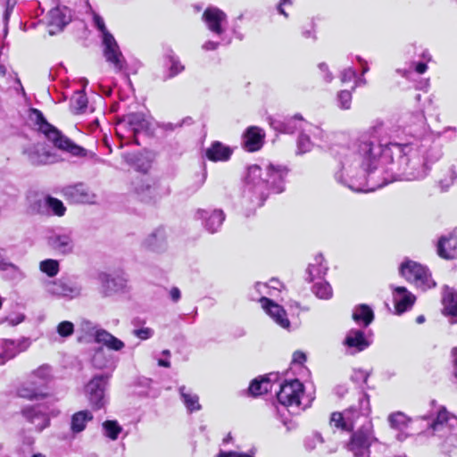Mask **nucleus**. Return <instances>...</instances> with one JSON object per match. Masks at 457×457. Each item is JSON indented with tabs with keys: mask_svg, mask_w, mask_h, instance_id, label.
Here are the masks:
<instances>
[{
	"mask_svg": "<svg viewBox=\"0 0 457 457\" xmlns=\"http://www.w3.org/2000/svg\"><path fill=\"white\" fill-rule=\"evenodd\" d=\"M457 248V238L453 236L442 237L437 244V253L445 259L454 257Z\"/></svg>",
	"mask_w": 457,
	"mask_h": 457,
	"instance_id": "31",
	"label": "nucleus"
},
{
	"mask_svg": "<svg viewBox=\"0 0 457 457\" xmlns=\"http://www.w3.org/2000/svg\"><path fill=\"white\" fill-rule=\"evenodd\" d=\"M288 169L283 165L270 163L265 168V176L259 165L249 166L244 189V199L253 207L263 204L270 192L281 193L285 190V179Z\"/></svg>",
	"mask_w": 457,
	"mask_h": 457,
	"instance_id": "2",
	"label": "nucleus"
},
{
	"mask_svg": "<svg viewBox=\"0 0 457 457\" xmlns=\"http://www.w3.org/2000/svg\"><path fill=\"white\" fill-rule=\"evenodd\" d=\"M324 443L323 437L320 433H313L305 439V448L309 451L316 449Z\"/></svg>",
	"mask_w": 457,
	"mask_h": 457,
	"instance_id": "50",
	"label": "nucleus"
},
{
	"mask_svg": "<svg viewBox=\"0 0 457 457\" xmlns=\"http://www.w3.org/2000/svg\"><path fill=\"white\" fill-rule=\"evenodd\" d=\"M328 270L326 263H324V257L322 254H317L313 262L309 264L306 273L308 275L307 280L313 281L317 278L323 277Z\"/></svg>",
	"mask_w": 457,
	"mask_h": 457,
	"instance_id": "32",
	"label": "nucleus"
},
{
	"mask_svg": "<svg viewBox=\"0 0 457 457\" xmlns=\"http://www.w3.org/2000/svg\"><path fill=\"white\" fill-rule=\"evenodd\" d=\"M87 105V98L82 91H77L71 98V106L78 113L83 112Z\"/></svg>",
	"mask_w": 457,
	"mask_h": 457,
	"instance_id": "46",
	"label": "nucleus"
},
{
	"mask_svg": "<svg viewBox=\"0 0 457 457\" xmlns=\"http://www.w3.org/2000/svg\"><path fill=\"white\" fill-rule=\"evenodd\" d=\"M267 286H268V289L270 288V289H274V290H280L282 284L278 279L272 278L269 281Z\"/></svg>",
	"mask_w": 457,
	"mask_h": 457,
	"instance_id": "63",
	"label": "nucleus"
},
{
	"mask_svg": "<svg viewBox=\"0 0 457 457\" xmlns=\"http://www.w3.org/2000/svg\"><path fill=\"white\" fill-rule=\"evenodd\" d=\"M370 345V340L365 336V333L357 328H352L347 333L344 339V345H345L351 353H356L364 351Z\"/></svg>",
	"mask_w": 457,
	"mask_h": 457,
	"instance_id": "21",
	"label": "nucleus"
},
{
	"mask_svg": "<svg viewBox=\"0 0 457 457\" xmlns=\"http://www.w3.org/2000/svg\"><path fill=\"white\" fill-rule=\"evenodd\" d=\"M388 421L392 428L401 430L407 427L411 419H409L404 413L397 411L389 415Z\"/></svg>",
	"mask_w": 457,
	"mask_h": 457,
	"instance_id": "43",
	"label": "nucleus"
},
{
	"mask_svg": "<svg viewBox=\"0 0 457 457\" xmlns=\"http://www.w3.org/2000/svg\"><path fill=\"white\" fill-rule=\"evenodd\" d=\"M306 132L312 134L314 138L319 139L320 141L325 140V132L319 127L309 124L306 122L305 130Z\"/></svg>",
	"mask_w": 457,
	"mask_h": 457,
	"instance_id": "51",
	"label": "nucleus"
},
{
	"mask_svg": "<svg viewBox=\"0 0 457 457\" xmlns=\"http://www.w3.org/2000/svg\"><path fill=\"white\" fill-rule=\"evenodd\" d=\"M28 121L35 129L41 132L54 144V145L64 152L78 157H94L95 154L76 145L70 138L62 134L55 127L47 122L43 113L35 108L29 110Z\"/></svg>",
	"mask_w": 457,
	"mask_h": 457,
	"instance_id": "3",
	"label": "nucleus"
},
{
	"mask_svg": "<svg viewBox=\"0 0 457 457\" xmlns=\"http://www.w3.org/2000/svg\"><path fill=\"white\" fill-rule=\"evenodd\" d=\"M390 287L393 290V299L398 314L404 312L414 304L416 297L406 287L394 286Z\"/></svg>",
	"mask_w": 457,
	"mask_h": 457,
	"instance_id": "23",
	"label": "nucleus"
},
{
	"mask_svg": "<svg viewBox=\"0 0 457 457\" xmlns=\"http://www.w3.org/2000/svg\"><path fill=\"white\" fill-rule=\"evenodd\" d=\"M109 377L108 375L95 376L86 386V395L94 409L103 408L107 402L105 389Z\"/></svg>",
	"mask_w": 457,
	"mask_h": 457,
	"instance_id": "10",
	"label": "nucleus"
},
{
	"mask_svg": "<svg viewBox=\"0 0 457 457\" xmlns=\"http://www.w3.org/2000/svg\"><path fill=\"white\" fill-rule=\"evenodd\" d=\"M265 134L263 130L256 126L249 127L243 136L244 147L248 152H255L261 149L264 143Z\"/></svg>",
	"mask_w": 457,
	"mask_h": 457,
	"instance_id": "24",
	"label": "nucleus"
},
{
	"mask_svg": "<svg viewBox=\"0 0 457 457\" xmlns=\"http://www.w3.org/2000/svg\"><path fill=\"white\" fill-rule=\"evenodd\" d=\"M63 193L74 204H93L96 199V195L81 183L66 187Z\"/></svg>",
	"mask_w": 457,
	"mask_h": 457,
	"instance_id": "18",
	"label": "nucleus"
},
{
	"mask_svg": "<svg viewBox=\"0 0 457 457\" xmlns=\"http://www.w3.org/2000/svg\"><path fill=\"white\" fill-rule=\"evenodd\" d=\"M0 270L10 272L12 278L21 279L25 277L24 272L17 265L5 258L3 249H0Z\"/></svg>",
	"mask_w": 457,
	"mask_h": 457,
	"instance_id": "39",
	"label": "nucleus"
},
{
	"mask_svg": "<svg viewBox=\"0 0 457 457\" xmlns=\"http://www.w3.org/2000/svg\"><path fill=\"white\" fill-rule=\"evenodd\" d=\"M303 131L300 133L297 139V154H303L308 153L312 148V143L307 134Z\"/></svg>",
	"mask_w": 457,
	"mask_h": 457,
	"instance_id": "47",
	"label": "nucleus"
},
{
	"mask_svg": "<svg viewBox=\"0 0 457 457\" xmlns=\"http://www.w3.org/2000/svg\"><path fill=\"white\" fill-rule=\"evenodd\" d=\"M133 334L142 339V340H146L150 337H152V336L154 335V331L153 329L149 328H138V329H135L133 331Z\"/></svg>",
	"mask_w": 457,
	"mask_h": 457,
	"instance_id": "54",
	"label": "nucleus"
},
{
	"mask_svg": "<svg viewBox=\"0 0 457 457\" xmlns=\"http://www.w3.org/2000/svg\"><path fill=\"white\" fill-rule=\"evenodd\" d=\"M56 331L60 337H69L74 333V324L68 320L62 321L57 325Z\"/></svg>",
	"mask_w": 457,
	"mask_h": 457,
	"instance_id": "49",
	"label": "nucleus"
},
{
	"mask_svg": "<svg viewBox=\"0 0 457 457\" xmlns=\"http://www.w3.org/2000/svg\"><path fill=\"white\" fill-rule=\"evenodd\" d=\"M357 73L355 70L352 68H346L344 71H342L340 74V80L342 83H345L348 81H351L352 79H356Z\"/></svg>",
	"mask_w": 457,
	"mask_h": 457,
	"instance_id": "53",
	"label": "nucleus"
},
{
	"mask_svg": "<svg viewBox=\"0 0 457 457\" xmlns=\"http://www.w3.org/2000/svg\"><path fill=\"white\" fill-rule=\"evenodd\" d=\"M22 154L33 166L48 165L58 162L57 154L41 143L28 144L22 148Z\"/></svg>",
	"mask_w": 457,
	"mask_h": 457,
	"instance_id": "9",
	"label": "nucleus"
},
{
	"mask_svg": "<svg viewBox=\"0 0 457 457\" xmlns=\"http://www.w3.org/2000/svg\"><path fill=\"white\" fill-rule=\"evenodd\" d=\"M455 426H457V416L450 412L445 406H440L429 428L434 436L444 439Z\"/></svg>",
	"mask_w": 457,
	"mask_h": 457,
	"instance_id": "12",
	"label": "nucleus"
},
{
	"mask_svg": "<svg viewBox=\"0 0 457 457\" xmlns=\"http://www.w3.org/2000/svg\"><path fill=\"white\" fill-rule=\"evenodd\" d=\"M353 319L359 324L368 327L374 319L373 311L366 304H361L354 308L353 312Z\"/></svg>",
	"mask_w": 457,
	"mask_h": 457,
	"instance_id": "34",
	"label": "nucleus"
},
{
	"mask_svg": "<svg viewBox=\"0 0 457 457\" xmlns=\"http://www.w3.org/2000/svg\"><path fill=\"white\" fill-rule=\"evenodd\" d=\"M352 103V91L341 90L337 94V105L342 110H349Z\"/></svg>",
	"mask_w": 457,
	"mask_h": 457,
	"instance_id": "48",
	"label": "nucleus"
},
{
	"mask_svg": "<svg viewBox=\"0 0 457 457\" xmlns=\"http://www.w3.org/2000/svg\"><path fill=\"white\" fill-rule=\"evenodd\" d=\"M399 272L407 281L421 290H427L436 286L428 269L411 260H405L399 267Z\"/></svg>",
	"mask_w": 457,
	"mask_h": 457,
	"instance_id": "6",
	"label": "nucleus"
},
{
	"mask_svg": "<svg viewBox=\"0 0 457 457\" xmlns=\"http://www.w3.org/2000/svg\"><path fill=\"white\" fill-rule=\"evenodd\" d=\"M21 413L29 422L35 425L36 429L39 432L49 426L50 420L48 416L41 411L38 407H25Z\"/></svg>",
	"mask_w": 457,
	"mask_h": 457,
	"instance_id": "28",
	"label": "nucleus"
},
{
	"mask_svg": "<svg viewBox=\"0 0 457 457\" xmlns=\"http://www.w3.org/2000/svg\"><path fill=\"white\" fill-rule=\"evenodd\" d=\"M370 421H366L353 432L346 448L353 457H370V446L376 441Z\"/></svg>",
	"mask_w": 457,
	"mask_h": 457,
	"instance_id": "7",
	"label": "nucleus"
},
{
	"mask_svg": "<svg viewBox=\"0 0 457 457\" xmlns=\"http://www.w3.org/2000/svg\"><path fill=\"white\" fill-rule=\"evenodd\" d=\"M303 395V385L298 379H291L280 385L277 398L282 405L291 408L293 411H298L305 408L301 403Z\"/></svg>",
	"mask_w": 457,
	"mask_h": 457,
	"instance_id": "8",
	"label": "nucleus"
},
{
	"mask_svg": "<svg viewBox=\"0 0 457 457\" xmlns=\"http://www.w3.org/2000/svg\"><path fill=\"white\" fill-rule=\"evenodd\" d=\"M71 21L70 12L66 7H55L49 11L47 24L49 33L54 35L61 31Z\"/></svg>",
	"mask_w": 457,
	"mask_h": 457,
	"instance_id": "20",
	"label": "nucleus"
},
{
	"mask_svg": "<svg viewBox=\"0 0 457 457\" xmlns=\"http://www.w3.org/2000/svg\"><path fill=\"white\" fill-rule=\"evenodd\" d=\"M46 288L52 295L68 299L76 298L81 294V287L76 282L68 278L48 281L46 284Z\"/></svg>",
	"mask_w": 457,
	"mask_h": 457,
	"instance_id": "15",
	"label": "nucleus"
},
{
	"mask_svg": "<svg viewBox=\"0 0 457 457\" xmlns=\"http://www.w3.org/2000/svg\"><path fill=\"white\" fill-rule=\"evenodd\" d=\"M98 279L105 295H112L124 290L127 287L128 279L123 274L110 275L100 273Z\"/></svg>",
	"mask_w": 457,
	"mask_h": 457,
	"instance_id": "22",
	"label": "nucleus"
},
{
	"mask_svg": "<svg viewBox=\"0 0 457 457\" xmlns=\"http://www.w3.org/2000/svg\"><path fill=\"white\" fill-rule=\"evenodd\" d=\"M39 270L41 272L53 278L56 276L60 270L59 262L54 259H46L39 262Z\"/></svg>",
	"mask_w": 457,
	"mask_h": 457,
	"instance_id": "42",
	"label": "nucleus"
},
{
	"mask_svg": "<svg viewBox=\"0 0 457 457\" xmlns=\"http://www.w3.org/2000/svg\"><path fill=\"white\" fill-rule=\"evenodd\" d=\"M220 45V42L219 41H214V40H206L203 45H202V49L204 51H215L219 48Z\"/></svg>",
	"mask_w": 457,
	"mask_h": 457,
	"instance_id": "57",
	"label": "nucleus"
},
{
	"mask_svg": "<svg viewBox=\"0 0 457 457\" xmlns=\"http://www.w3.org/2000/svg\"><path fill=\"white\" fill-rule=\"evenodd\" d=\"M254 288L256 289V291L259 294H266L267 293L266 291L268 289V286L265 283L258 282V283L255 284Z\"/></svg>",
	"mask_w": 457,
	"mask_h": 457,
	"instance_id": "64",
	"label": "nucleus"
},
{
	"mask_svg": "<svg viewBox=\"0 0 457 457\" xmlns=\"http://www.w3.org/2000/svg\"><path fill=\"white\" fill-rule=\"evenodd\" d=\"M318 68H319L320 73L322 74L324 81L326 83H330L332 81V79H333V75L329 71L328 66L326 63H324V62H320L318 65Z\"/></svg>",
	"mask_w": 457,
	"mask_h": 457,
	"instance_id": "55",
	"label": "nucleus"
},
{
	"mask_svg": "<svg viewBox=\"0 0 457 457\" xmlns=\"http://www.w3.org/2000/svg\"><path fill=\"white\" fill-rule=\"evenodd\" d=\"M369 378V373L362 370H354L351 379L355 383H366Z\"/></svg>",
	"mask_w": 457,
	"mask_h": 457,
	"instance_id": "52",
	"label": "nucleus"
},
{
	"mask_svg": "<svg viewBox=\"0 0 457 457\" xmlns=\"http://www.w3.org/2000/svg\"><path fill=\"white\" fill-rule=\"evenodd\" d=\"M443 313L451 324H457V292L447 288L443 298Z\"/></svg>",
	"mask_w": 457,
	"mask_h": 457,
	"instance_id": "29",
	"label": "nucleus"
},
{
	"mask_svg": "<svg viewBox=\"0 0 457 457\" xmlns=\"http://www.w3.org/2000/svg\"><path fill=\"white\" fill-rule=\"evenodd\" d=\"M197 215L204 220V227L211 233L216 232L225 220V214L221 210H199Z\"/></svg>",
	"mask_w": 457,
	"mask_h": 457,
	"instance_id": "26",
	"label": "nucleus"
},
{
	"mask_svg": "<svg viewBox=\"0 0 457 457\" xmlns=\"http://www.w3.org/2000/svg\"><path fill=\"white\" fill-rule=\"evenodd\" d=\"M259 301L262 309L278 325L283 328H289L290 321L283 307L265 296H262Z\"/></svg>",
	"mask_w": 457,
	"mask_h": 457,
	"instance_id": "19",
	"label": "nucleus"
},
{
	"mask_svg": "<svg viewBox=\"0 0 457 457\" xmlns=\"http://www.w3.org/2000/svg\"><path fill=\"white\" fill-rule=\"evenodd\" d=\"M370 412V400L367 395L360 394L357 404H353L343 412L336 411L331 414L330 425L337 428L350 431L359 420H368Z\"/></svg>",
	"mask_w": 457,
	"mask_h": 457,
	"instance_id": "5",
	"label": "nucleus"
},
{
	"mask_svg": "<svg viewBox=\"0 0 457 457\" xmlns=\"http://www.w3.org/2000/svg\"><path fill=\"white\" fill-rule=\"evenodd\" d=\"M386 129H387V127L384 122H378L373 127V132L378 136L386 134Z\"/></svg>",
	"mask_w": 457,
	"mask_h": 457,
	"instance_id": "59",
	"label": "nucleus"
},
{
	"mask_svg": "<svg viewBox=\"0 0 457 457\" xmlns=\"http://www.w3.org/2000/svg\"><path fill=\"white\" fill-rule=\"evenodd\" d=\"M410 65L411 70L414 69L419 74H423L428 70V65L425 62H411Z\"/></svg>",
	"mask_w": 457,
	"mask_h": 457,
	"instance_id": "58",
	"label": "nucleus"
},
{
	"mask_svg": "<svg viewBox=\"0 0 457 457\" xmlns=\"http://www.w3.org/2000/svg\"><path fill=\"white\" fill-rule=\"evenodd\" d=\"M141 245L147 251L162 253L168 248V233L162 227L154 229L142 241Z\"/></svg>",
	"mask_w": 457,
	"mask_h": 457,
	"instance_id": "16",
	"label": "nucleus"
},
{
	"mask_svg": "<svg viewBox=\"0 0 457 457\" xmlns=\"http://www.w3.org/2000/svg\"><path fill=\"white\" fill-rule=\"evenodd\" d=\"M203 21L210 32L222 38L227 30L228 16L217 7H208L202 15Z\"/></svg>",
	"mask_w": 457,
	"mask_h": 457,
	"instance_id": "11",
	"label": "nucleus"
},
{
	"mask_svg": "<svg viewBox=\"0 0 457 457\" xmlns=\"http://www.w3.org/2000/svg\"><path fill=\"white\" fill-rule=\"evenodd\" d=\"M179 394L185 406L190 412L199 411L201 409L197 395L188 392L184 386L179 387Z\"/></svg>",
	"mask_w": 457,
	"mask_h": 457,
	"instance_id": "38",
	"label": "nucleus"
},
{
	"mask_svg": "<svg viewBox=\"0 0 457 457\" xmlns=\"http://www.w3.org/2000/svg\"><path fill=\"white\" fill-rule=\"evenodd\" d=\"M312 292L320 299L328 300L332 296V288L328 282H318L313 286Z\"/></svg>",
	"mask_w": 457,
	"mask_h": 457,
	"instance_id": "45",
	"label": "nucleus"
},
{
	"mask_svg": "<svg viewBox=\"0 0 457 457\" xmlns=\"http://www.w3.org/2000/svg\"><path fill=\"white\" fill-rule=\"evenodd\" d=\"M102 353L100 352H97L94 357H93V364L95 367L98 369H103L105 367V365L102 362Z\"/></svg>",
	"mask_w": 457,
	"mask_h": 457,
	"instance_id": "60",
	"label": "nucleus"
},
{
	"mask_svg": "<svg viewBox=\"0 0 457 457\" xmlns=\"http://www.w3.org/2000/svg\"><path fill=\"white\" fill-rule=\"evenodd\" d=\"M104 436L111 440H116L122 430V428L116 420H106L103 423Z\"/></svg>",
	"mask_w": 457,
	"mask_h": 457,
	"instance_id": "44",
	"label": "nucleus"
},
{
	"mask_svg": "<svg viewBox=\"0 0 457 457\" xmlns=\"http://www.w3.org/2000/svg\"><path fill=\"white\" fill-rule=\"evenodd\" d=\"M231 154L232 150L218 141L213 142L206 150L207 158L212 162H226Z\"/></svg>",
	"mask_w": 457,
	"mask_h": 457,
	"instance_id": "30",
	"label": "nucleus"
},
{
	"mask_svg": "<svg viewBox=\"0 0 457 457\" xmlns=\"http://www.w3.org/2000/svg\"><path fill=\"white\" fill-rule=\"evenodd\" d=\"M50 377L51 370L48 366L39 367L30 375L29 383L33 388L31 390L26 387L21 388L19 391L20 395L29 399H37L43 396L39 389L47 383Z\"/></svg>",
	"mask_w": 457,
	"mask_h": 457,
	"instance_id": "13",
	"label": "nucleus"
},
{
	"mask_svg": "<svg viewBox=\"0 0 457 457\" xmlns=\"http://www.w3.org/2000/svg\"><path fill=\"white\" fill-rule=\"evenodd\" d=\"M127 123L134 134L141 131H145L149 129V121L145 116L141 112H134L126 115L121 122L118 124L116 132L120 135V129L123 126V123Z\"/></svg>",
	"mask_w": 457,
	"mask_h": 457,
	"instance_id": "27",
	"label": "nucleus"
},
{
	"mask_svg": "<svg viewBox=\"0 0 457 457\" xmlns=\"http://www.w3.org/2000/svg\"><path fill=\"white\" fill-rule=\"evenodd\" d=\"M165 60L166 64L169 65V73L166 76L167 79L173 78L184 71V65H182L179 59L172 51H170L166 54Z\"/></svg>",
	"mask_w": 457,
	"mask_h": 457,
	"instance_id": "40",
	"label": "nucleus"
},
{
	"mask_svg": "<svg viewBox=\"0 0 457 457\" xmlns=\"http://www.w3.org/2000/svg\"><path fill=\"white\" fill-rule=\"evenodd\" d=\"M170 296L173 302H178L180 299V290L178 287H172L170 291Z\"/></svg>",
	"mask_w": 457,
	"mask_h": 457,
	"instance_id": "62",
	"label": "nucleus"
},
{
	"mask_svg": "<svg viewBox=\"0 0 457 457\" xmlns=\"http://www.w3.org/2000/svg\"><path fill=\"white\" fill-rule=\"evenodd\" d=\"M271 390L270 381L268 378L253 379L249 386L251 395L257 396Z\"/></svg>",
	"mask_w": 457,
	"mask_h": 457,
	"instance_id": "41",
	"label": "nucleus"
},
{
	"mask_svg": "<svg viewBox=\"0 0 457 457\" xmlns=\"http://www.w3.org/2000/svg\"><path fill=\"white\" fill-rule=\"evenodd\" d=\"M305 360H306V356L303 353H302V352L294 353L293 362L301 364L303 361H305Z\"/></svg>",
	"mask_w": 457,
	"mask_h": 457,
	"instance_id": "61",
	"label": "nucleus"
},
{
	"mask_svg": "<svg viewBox=\"0 0 457 457\" xmlns=\"http://www.w3.org/2000/svg\"><path fill=\"white\" fill-rule=\"evenodd\" d=\"M305 124L306 122L298 114L291 118L286 119L285 120H272L270 121V126L275 130L287 134H293L297 129L304 131Z\"/></svg>",
	"mask_w": 457,
	"mask_h": 457,
	"instance_id": "25",
	"label": "nucleus"
},
{
	"mask_svg": "<svg viewBox=\"0 0 457 457\" xmlns=\"http://www.w3.org/2000/svg\"><path fill=\"white\" fill-rule=\"evenodd\" d=\"M443 457H457V433H450L439 445Z\"/></svg>",
	"mask_w": 457,
	"mask_h": 457,
	"instance_id": "36",
	"label": "nucleus"
},
{
	"mask_svg": "<svg viewBox=\"0 0 457 457\" xmlns=\"http://www.w3.org/2000/svg\"><path fill=\"white\" fill-rule=\"evenodd\" d=\"M33 210L39 214L56 215L59 217L63 216L66 212L62 202L52 196L37 200L33 204Z\"/></svg>",
	"mask_w": 457,
	"mask_h": 457,
	"instance_id": "17",
	"label": "nucleus"
},
{
	"mask_svg": "<svg viewBox=\"0 0 457 457\" xmlns=\"http://www.w3.org/2000/svg\"><path fill=\"white\" fill-rule=\"evenodd\" d=\"M96 341L114 351H120L124 347V343L121 340L104 329L96 332Z\"/></svg>",
	"mask_w": 457,
	"mask_h": 457,
	"instance_id": "33",
	"label": "nucleus"
},
{
	"mask_svg": "<svg viewBox=\"0 0 457 457\" xmlns=\"http://www.w3.org/2000/svg\"><path fill=\"white\" fill-rule=\"evenodd\" d=\"M217 457H253L252 454L246 453H240L235 451L220 452Z\"/></svg>",
	"mask_w": 457,
	"mask_h": 457,
	"instance_id": "56",
	"label": "nucleus"
},
{
	"mask_svg": "<svg viewBox=\"0 0 457 457\" xmlns=\"http://www.w3.org/2000/svg\"><path fill=\"white\" fill-rule=\"evenodd\" d=\"M27 348L26 342H15L12 340H0V350L3 351L6 359H12L19 353Z\"/></svg>",
	"mask_w": 457,
	"mask_h": 457,
	"instance_id": "35",
	"label": "nucleus"
},
{
	"mask_svg": "<svg viewBox=\"0 0 457 457\" xmlns=\"http://www.w3.org/2000/svg\"><path fill=\"white\" fill-rule=\"evenodd\" d=\"M437 147L415 146L389 143L374 145L364 141L344 149L339 155V166L335 172L337 182L356 192H367L364 181L369 174L386 164L404 180L412 181L427 177L433 163L441 158Z\"/></svg>",
	"mask_w": 457,
	"mask_h": 457,
	"instance_id": "1",
	"label": "nucleus"
},
{
	"mask_svg": "<svg viewBox=\"0 0 457 457\" xmlns=\"http://www.w3.org/2000/svg\"><path fill=\"white\" fill-rule=\"evenodd\" d=\"M47 245L58 254H71L75 248L73 233L69 229L55 231L48 237Z\"/></svg>",
	"mask_w": 457,
	"mask_h": 457,
	"instance_id": "14",
	"label": "nucleus"
},
{
	"mask_svg": "<svg viewBox=\"0 0 457 457\" xmlns=\"http://www.w3.org/2000/svg\"><path fill=\"white\" fill-rule=\"evenodd\" d=\"M92 15L95 27L102 34L104 56L106 62L113 68L115 72H126L128 69L127 62L120 50L117 41L107 30L104 19L96 12H92Z\"/></svg>",
	"mask_w": 457,
	"mask_h": 457,
	"instance_id": "4",
	"label": "nucleus"
},
{
	"mask_svg": "<svg viewBox=\"0 0 457 457\" xmlns=\"http://www.w3.org/2000/svg\"><path fill=\"white\" fill-rule=\"evenodd\" d=\"M93 419V415L88 411H80L71 417V429L73 433L83 431L88 421Z\"/></svg>",
	"mask_w": 457,
	"mask_h": 457,
	"instance_id": "37",
	"label": "nucleus"
}]
</instances>
